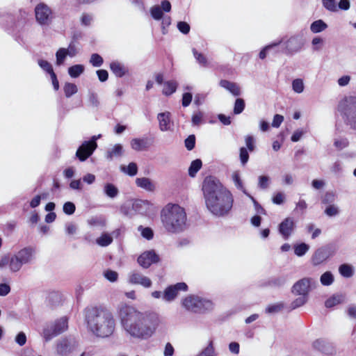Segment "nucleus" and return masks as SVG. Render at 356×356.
Here are the masks:
<instances>
[{
	"label": "nucleus",
	"mask_w": 356,
	"mask_h": 356,
	"mask_svg": "<svg viewBox=\"0 0 356 356\" xmlns=\"http://www.w3.org/2000/svg\"><path fill=\"white\" fill-rule=\"evenodd\" d=\"M104 275L105 278L111 282L117 281L118 278V273L112 270H106Z\"/></svg>",
	"instance_id": "4d7b16f0"
},
{
	"label": "nucleus",
	"mask_w": 356,
	"mask_h": 356,
	"mask_svg": "<svg viewBox=\"0 0 356 356\" xmlns=\"http://www.w3.org/2000/svg\"><path fill=\"white\" fill-rule=\"evenodd\" d=\"M314 349L325 355H332L334 353V347L332 343L324 339H318L312 343Z\"/></svg>",
	"instance_id": "a211bd4d"
},
{
	"label": "nucleus",
	"mask_w": 356,
	"mask_h": 356,
	"mask_svg": "<svg viewBox=\"0 0 356 356\" xmlns=\"http://www.w3.org/2000/svg\"><path fill=\"white\" fill-rule=\"evenodd\" d=\"M339 272L343 277H351L354 274L353 266L348 264H343L339 267Z\"/></svg>",
	"instance_id": "c85d7f7f"
},
{
	"label": "nucleus",
	"mask_w": 356,
	"mask_h": 356,
	"mask_svg": "<svg viewBox=\"0 0 356 356\" xmlns=\"http://www.w3.org/2000/svg\"><path fill=\"white\" fill-rule=\"evenodd\" d=\"M324 213L329 217H334L339 213V209L334 204H330L325 208Z\"/></svg>",
	"instance_id": "49530a36"
},
{
	"label": "nucleus",
	"mask_w": 356,
	"mask_h": 356,
	"mask_svg": "<svg viewBox=\"0 0 356 356\" xmlns=\"http://www.w3.org/2000/svg\"><path fill=\"white\" fill-rule=\"evenodd\" d=\"M84 71V67L82 65H74L69 67L68 73L71 77L76 78L79 76Z\"/></svg>",
	"instance_id": "f704fd0d"
},
{
	"label": "nucleus",
	"mask_w": 356,
	"mask_h": 356,
	"mask_svg": "<svg viewBox=\"0 0 356 356\" xmlns=\"http://www.w3.org/2000/svg\"><path fill=\"white\" fill-rule=\"evenodd\" d=\"M123 152L122 145L121 144H115L112 149L107 151L106 157L108 160L111 161L114 157L122 156Z\"/></svg>",
	"instance_id": "b1692460"
},
{
	"label": "nucleus",
	"mask_w": 356,
	"mask_h": 356,
	"mask_svg": "<svg viewBox=\"0 0 356 356\" xmlns=\"http://www.w3.org/2000/svg\"><path fill=\"white\" fill-rule=\"evenodd\" d=\"M35 15L37 22L41 25H47L51 21L52 11L44 3H40L35 6Z\"/></svg>",
	"instance_id": "f8f14e48"
},
{
	"label": "nucleus",
	"mask_w": 356,
	"mask_h": 356,
	"mask_svg": "<svg viewBox=\"0 0 356 356\" xmlns=\"http://www.w3.org/2000/svg\"><path fill=\"white\" fill-rule=\"evenodd\" d=\"M90 63L94 67H100L104 63L103 58L98 54H92L90 56Z\"/></svg>",
	"instance_id": "a18cd8bd"
},
{
	"label": "nucleus",
	"mask_w": 356,
	"mask_h": 356,
	"mask_svg": "<svg viewBox=\"0 0 356 356\" xmlns=\"http://www.w3.org/2000/svg\"><path fill=\"white\" fill-rule=\"evenodd\" d=\"M15 342L20 346H24L26 342V336L24 332H19L15 339Z\"/></svg>",
	"instance_id": "0e129e2a"
},
{
	"label": "nucleus",
	"mask_w": 356,
	"mask_h": 356,
	"mask_svg": "<svg viewBox=\"0 0 356 356\" xmlns=\"http://www.w3.org/2000/svg\"><path fill=\"white\" fill-rule=\"evenodd\" d=\"M205 205L216 217H225L230 213L234 204L232 193L213 176L206 177L202 188Z\"/></svg>",
	"instance_id": "f03ea898"
},
{
	"label": "nucleus",
	"mask_w": 356,
	"mask_h": 356,
	"mask_svg": "<svg viewBox=\"0 0 356 356\" xmlns=\"http://www.w3.org/2000/svg\"><path fill=\"white\" fill-rule=\"evenodd\" d=\"M138 230L141 231V235L143 238L147 240H151L154 237V232L150 227H143V226H139Z\"/></svg>",
	"instance_id": "de8ad7c7"
},
{
	"label": "nucleus",
	"mask_w": 356,
	"mask_h": 356,
	"mask_svg": "<svg viewBox=\"0 0 356 356\" xmlns=\"http://www.w3.org/2000/svg\"><path fill=\"white\" fill-rule=\"evenodd\" d=\"M232 180L235 184V186L240 191H241L245 195H249V193L247 192L245 188L243 181L241 179L240 175L238 172H234L232 175Z\"/></svg>",
	"instance_id": "7c9ffc66"
},
{
	"label": "nucleus",
	"mask_w": 356,
	"mask_h": 356,
	"mask_svg": "<svg viewBox=\"0 0 356 356\" xmlns=\"http://www.w3.org/2000/svg\"><path fill=\"white\" fill-rule=\"evenodd\" d=\"M334 275L330 271H326L321 275L320 282L323 286H330L334 282Z\"/></svg>",
	"instance_id": "473e14b6"
},
{
	"label": "nucleus",
	"mask_w": 356,
	"mask_h": 356,
	"mask_svg": "<svg viewBox=\"0 0 356 356\" xmlns=\"http://www.w3.org/2000/svg\"><path fill=\"white\" fill-rule=\"evenodd\" d=\"M80 20L81 25L88 26L91 24L92 16L90 14L84 13L82 14Z\"/></svg>",
	"instance_id": "e2e57ef3"
},
{
	"label": "nucleus",
	"mask_w": 356,
	"mask_h": 356,
	"mask_svg": "<svg viewBox=\"0 0 356 356\" xmlns=\"http://www.w3.org/2000/svg\"><path fill=\"white\" fill-rule=\"evenodd\" d=\"M177 28H178L179 31L184 34H188L190 31V26L186 22H178Z\"/></svg>",
	"instance_id": "69168bd1"
},
{
	"label": "nucleus",
	"mask_w": 356,
	"mask_h": 356,
	"mask_svg": "<svg viewBox=\"0 0 356 356\" xmlns=\"http://www.w3.org/2000/svg\"><path fill=\"white\" fill-rule=\"evenodd\" d=\"M186 148L188 151H191L195 146V136L193 134L189 135L184 140Z\"/></svg>",
	"instance_id": "3c124183"
},
{
	"label": "nucleus",
	"mask_w": 356,
	"mask_h": 356,
	"mask_svg": "<svg viewBox=\"0 0 356 356\" xmlns=\"http://www.w3.org/2000/svg\"><path fill=\"white\" fill-rule=\"evenodd\" d=\"M111 72L118 77H122L127 72L124 66L118 61H113L110 63Z\"/></svg>",
	"instance_id": "393cba45"
},
{
	"label": "nucleus",
	"mask_w": 356,
	"mask_h": 356,
	"mask_svg": "<svg viewBox=\"0 0 356 356\" xmlns=\"http://www.w3.org/2000/svg\"><path fill=\"white\" fill-rule=\"evenodd\" d=\"M68 55L67 50L65 48H60L56 54V64L60 65L64 63L66 56Z\"/></svg>",
	"instance_id": "a19ab883"
},
{
	"label": "nucleus",
	"mask_w": 356,
	"mask_h": 356,
	"mask_svg": "<svg viewBox=\"0 0 356 356\" xmlns=\"http://www.w3.org/2000/svg\"><path fill=\"white\" fill-rule=\"evenodd\" d=\"M336 113L345 124L356 130V96L346 95L341 98L337 103Z\"/></svg>",
	"instance_id": "39448f33"
},
{
	"label": "nucleus",
	"mask_w": 356,
	"mask_h": 356,
	"mask_svg": "<svg viewBox=\"0 0 356 356\" xmlns=\"http://www.w3.org/2000/svg\"><path fill=\"white\" fill-rule=\"evenodd\" d=\"M316 281L312 277H304L297 281L291 288V293L295 296H306L309 297L313 285Z\"/></svg>",
	"instance_id": "9b49d317"
},
{
	"label": "nucleus",
	"mask_w": 356,
	"mask_h": 356,
	"mask_svg": "<svg viewBox=\"0 0 356 356\" xmlns=\"http://www.w3.org/2000/svg\"><path fill=\"white\" fill-rule=\"evenodd\" d=\"M67 318L62 317L55 321L50 327L43 330V336L46 341H50L54 337L60 334L67 329Z\"/></svg>",
	"instance_id": "9d476101"
},
{
	"label": "nucleus",
	"mask_w": 356,
	"mask_h": 356,
	"mask_svg": "<svg viewBox=\"0 0 356 356\" xmlns=\"http://www.w3.org/2000/svg\"><path fill=\"white\" fill-rule=\"evenodd\" d=\"M193 54L200 65L204 67L209 66L208 60L203 54L198 52L195 49H193Z\"/></svg>",
	"instance_id": "e433bc0d"
},
{
	"label": "nucleus",
	"mask_w": 356,
	"mask_h": 356,
	"mask_svg": "<svg viewBox=\"0 0 356 356\" xmlns=\"http://www.w3.org/2000/svg\"><path fill=\"white\" fill-rule=\"evenodd\" d=\"M161 221L165 230L171 234H179L186 227V214L178 204H168L163 209Z\"/></svg>",
	"instance_id": "20e7f679"
},
{
	"label": "nucleus",
	"mask_w": 356,
	"mask_h": 356,
	"mask_svg": "<svg viewBox=\"0 0 356 356\" xmlns=\"http://www.w3.org/2000/svg\"><path fill=\"white\" fill-rule=\"evenodd\" d=\"M129 282L134 284H140L146 288L152 286L151 280L138 273H134L130 275Z\"/></svg>",
	"instance_id": "aec40b11"
},
{
	"label": "nucleus",
	"mask_w": 356,
	"mask_h": 356,
	"mask_svg": "<svg viewBox=\"0 0 356 356\" xmlns=\"http://www.w3.org/2000/svg\"><path fill=\"white\" fill-rule=\"evenodd\" d=\"M193 95L191 92H185L182 96L181 104L184 107H186L190 105L192 101Z\"/></svg>",
	"instance_id": "774afa93"
},
{
	"label": "nucleus",
	"mask_w": 356,
	"mask_h": 356,
	"mask_svg": "<svg viewBox=\"0 0 356 356\" xmlns=\"http://www.w3.org/2000/svg\"><path fill=\"white\" fill-rule=\"evenodd\" d=\"M113 242V238L108 234H103L97 239V243L102 247H106Z\"/></svg>",
	"instance_id": "58836bf2"
},
{
	"label": "nucleus",
	"mask_w": 356,
	"mask_h": 356,
	"mask_svg": "<svg viewBox=\"0 0 356 356\" xmlns=\"http://www.w3.org/2000/svg\"><path fill=\"white\" fill-rule=\"evenodd\" d=\"M250 200L252 201L254 204V207L257 213L259 214L265 215L266 213V210L262 207V206L252 197L250 193L249 195H247Z\"/></svg>",
	"instance_id": "052dcab7"
},
{
	"label": "nucleus",
	"mask_w": 356,
	"mask_h": 356,
	"mask_svg": "<svg viewBox=\"0 0 356 356\" xmlns=\"http://www.w3.org/2000/svg\"><path fill=\"white\" fill-rule=\"evenodd\" d=\"M102 137V134L92 136L89 140L84 141L77 149L76 157L81 162L86 161L97 147V140Z\"/></svg>",
	"instance_id": "1a4fd4ad"
},
{
	"label": "nucleus",
	"mask_w": 356,
	"mask_h": 356,
	"mask_svg": "<svg viewBox=\"0 0 356 356\" xmlns=\"http://www.w3.org/2000/svg\"><path fill=\"white\" fill-rule=\"evenodd\" d=\"M309 245L301 242L293 245L294 254L298 257H303L309 250Z\"/></svg>",
	"instance_id": "cd10ccee"
},
{
	"label": "nucleus",
	"mask_w": 356,
	"mask_h": 356,
	"mask_svg": "<svg viewBox=\"0 0 356 356\" xmlns=\"http://www.w3.org/2000/svg\"><path fill=\"white\" fill-rule=\"evenodd\" d=\"M118 317L124 331L131 337L141 340L149 339L160 324L157 313L141 312L128 305H122L119 307Z\"/></svg>",
	"instance_id": "f257e3e1"
},
{
	"label": "nucleus",
	"mask_w": 356,
	"mask_h": 356,
	"mask_svg": "<svg viewBox=\"0 0 356 356\" xmlns=\"http://www.w3.org/2000/svg\"><path fill=\"white\" fill-rule=\"evenodd\" d=\"M85 320L88 330L98 337H110L115 328V321L113 314L105 308L86 307L85 309Z\"/></svg>",
	"instance_id": "7ed1b4c3"
},
{
	"label": "nucleus",
	"mask_w": 356,
	"mask_h": 356,
	"mask_svg": "<svg viewBox=\"0 0 356 356\" xmlns=\"http://www.w3.org/2000/svg\"><path fill=\"white\" fill-rule=\"evenodd\" d=\"M284 308V302H278L273 305H270L266 308V313L267 314H276L280 312Z\"/></svg>",
	"instance_id": "4c0bfd02"
},
{
	"label": "nucleus",
	"mask_w": 356,
	"mask_h": 356,
	"mask_svg": "<svg viewBox=\"0 0 356 356\" xmlns=\"http://www.w3.org/2000/svg\"><path fill=\"white\" fill-rule=\"evenodd\" d=\"M337 247L333 243H329L317 248L311 257V262L314 266L322 264L329 258L335 254Z\"/></svg>",
	"instance_id": "6e6552de"
},
{
	"label": "nucleus",
	"mask_w": 356,
	"mask_h": 356,
	"mask_svg": "<svg viewBox=\"0 0 356 356\" xmlns=\"http://www.w3.org/2000/svg\"><path fill=\"white\" fill-rule=\"evenodd\" d=\"M182 305L186 310L197 314L210 312L213 308L212 301L195 295L188 296L183 299Z\"/></svg>",
	"instance_id": "423d86ee"
},
{
	"label": "nucleus",
	"mask_w": 356,
	"mask_h": 356,
	"mask_svg": "<svg viewBox=\"0 0 356 356\" xmlns=\"http://www.w3.org/2000/svg\"><path fill=\"white\" fill-rule=\"evenodd\" d=\"M35 250L31 247H26L11 257V272L19 271L24 264H29L33 259Z\"/></svg>",
	"instance_id": "0eeeda50"
},
{
	"label": "nucleus",
	"mask_w": 356,
	"mask_h": 356,
	"mask_svg": "<svg viewBox=\"0 0 356 356\" xmlns=\"http://www.w3.org/2000/svg\"><path fill=\"white\" fill-rule=\"evenodd\" d=\"M150 13L152 17L156 20H160L163 16L162 9L159 6H154L151 8Z\"/></svg>",
	"instance_id": "c03bdc74"
},
{
	"label": "nucleus",
	"mask_w": 356,
	"mask_h": 356,
	"mask_svg": "<svg viewBox=\"0 0 356 356\" xmlns=\"http://www.w3.org/2000/svg\"><path fill=\"white\" fill-rule=\"evenodd\" d=\"M104 193L107 197L113 199L118 195L119 190L113 184L106 183L104 186Z\"/></svg>",
	"instance_id": "bb28decb"
},
{
	"label": "nucleus",
	"mask_w": 356,
	"mask_h": 356,
	"mask_svg": "<svg viewBox=\"0 0 356 356\" xmlns=\"http://www.w3.org/2000/svg\"><path fill=\"white\" fill-rule=\"evenodd\" d=\"M132 204L135 214L147 215L152 207L149 201L143 200H136Z\"/></svg>",
	"instance_id": "6ab92c4d"
},
{
	"label": "nucleus",
	"mask_w": 356,
	"mask_h": 356,
	"mask_svg": "<svg viewBox=\"0 0 356 356\" xmlns=\"http://www.w3.org/2000/svg\"><path fill=\"white\" fill-rule=\"evenodd\" d=\"M63 210L66 215L70 216L75 212L76 206L72 202H66L63 204Z\"/></svg>",
	"instance_id": "09e8293b"
},
{
	"label": "nucleus",
	"mask_w": 356,
	"mask_h": 356,
	"mask_svg": "<svg viewBox=\"0 0 356 356\" xmlns=\"http://www.w3.org/2000/svg\"><path fill=\"white\" fill-rule=\"evenodd\" d=\"M327 27V24L321 19L314 21L310 26L311 31L314 33H320Z\"/></svg>",
	"instance_id": "2f4dec72"
},
{
	"label": "nucleus",
	"mask_w": 356,
	"mask_h": 356,
	"mask_svg": "<svg viewBox=\"0 0 356 356\" xmlns=\"http://www.w3.org/2000/svg\"><path fill=\"white\" fill-rule=\"evenodd\" d=\"M121 170L128 175L134 177L138 173V165L136 163L131 162L127 167L122 165Z\"/></svg>",
	"instance_id": "72a5a7b5"
},
{
	"label": "nucleus",
	"mask_w": 356,
	"mask_h": 356,
	"mask_svg": "<svg viewBox=\"0 0 356 356\" xmlns=\"http://www.w3.org/2000/svg\"><path fill=\"white\" fill-rule=\"evenodd\" d=\"M296 228V223L293 218H286L284 219L278 226L279 233L282 236L285 240L289 239L291 234Z\"/></svg>",
	"instance_id": "f3484780"
},
{
	"label": "nucleus",
	"mask_w": 356,
	"mask_h": 356,
	"mask_svg": "<svg viewBox=\"0 0 356 356\" xmlns=\"http://www.w3.org/2000/svg\"><path fill=\"white\" fill-rule=\"evenodd\" d=\"M77 346L78 343L74 337L62 338L57 343L56 351L60 355H67L74 351Z\"/></svg>",
	"instance_id": "ddd939ff"
},
{
	"label": "nucleus",
	"mask_w": 356,
	"mask_h": 356,
	"mask_svg": "<svg viewBox=\"0 0 356 356\" xmlns=\"http://www.w3.org/2000/svg\"><path fill=\"white\" fill-rule=\"evenodd\" d=\"M62 302V296L58 292L53 291L49 293L47 298V306L54 309L60 305Z\"/></svg>",
	"instance_id": "412c9836"
},
{
	"label": "nucleus",
	"mask_w": 356,
	"mask_h": 356,
	"mask_svg": "<svg viewBox=\"0 0 356 356\" xmlns=\"http://www.w3.org/2000/svg\"><path fill=\"white\" fill-rule=\"evenodd\" d=\"M344 297L341 294H333L327 298L325 302V306L327 308H332L334 306L343 302Z\"/></svg>",
	"instance_id": "a878e982"
},
{
	"label": "nucleus",
	"mask_w": 356,
	"mask_h": 356,
	"mask_svg": "<svg viewBox=\"0 0 356 356\" xmlns=\"http://www.w3.org/2000/svg\"><path fill=\"white\" fill-rule=\"evenodd\" d=\"M136 184L138 187L143 188L147 191H154L155 186L150 179L147 177H140L136 179Z\"/></svg>",
	"instance_id": "5701e85b"
},
{
	"label": "nucleus",
	"mask_w": 356,
	"mask_h": 356,
	"mask_svg": "<svg viewBox=\"0 0 356 356\" xmlns=\"http://www.w3.org/2000/svg\"><path fill=\"white\" fill-rule=\"evenodd\" d=\"M336 199V195L333 192H326L321 197V202L324 204H333Z\"/></svg>",
	"instance_id": "79ce46f5"
},
{
	"label": "nucleus",
	"mask_w": 356,
	"mask_h": 356,
	"mask_svg": "<svg viewBox=\"0 0 356 356\" xmlns=\"http://www.w3.org/2000/svg\"><path fill=\"white\" fill-rule=\"evenodd\" d=\"M154 143V137L145 136L142 138H133L130 142L131 147L137 152L147 150Z\"/></svg>",
	"instance_id": "4468645a"
},
{
	"label": "nucleus",
	"mask_w": 356,
	"mask_h": 356,
	"mask_svg": "<svg viewBox=\"0 0 356 356\" xmlns=\"http://www.w3.org/2000/svg\"><path fill=\"white\" fill-rule=\"evenodd\" d=\"M286 281L284 276L273 277L269 280V284L273 286H282Z\"/></svg>",
	"instance_id": "5fc2aeb1"
},
{
	"label": "nucleus",
	"mask_w": 356,
	"mask_h": 356,
	"mask_svg": "<svg viewBox=\"0 0 356 356\" xmlns=\"http://www.w3.org/2000/svg\"><path fill=\"white\" fill-rule=\"evenodd\" d=\"M202 165L201 159H197L191 163L188 168V175L191 177H195L197 172L200 170Z\"/></svg>",
	"instance_id": "c756f323"
},
{
	"label": "nucleus",
	"mask_w": 356,
	"mask_h": 356,
	"mask_svg": "<svg viewBox=\"0 0 356 356\" xmlns=\"http://www.w3.org/2000/svg\"><path fill=\"white\" fill-rule=\"evenodd\" d=\"M245 106V103L243 99L237 98L235 100L233 112L235 115L241 113Z\"/></svg>",
	"instance_id": "ea45409f"
},
{
	"label": "nucleus",
	"mask_w": 356,
	"mask_h": 356,
	"mask_svg": "<svg viewBox=\"0 0 356 356\" xmlns=\"http://www.w3.org/2000/svg\"><path fill=\"white\" fill-rule=\"evenodd\" d=\"M188 285L185 282H178L168 286L163 291L162 298L166 302L173 301L177 296L179 291H186Z\"/></svg>",
	"instance_id": "2eb2a0df"
},
{
	"label": "nucleus",
	"mask_w": 356,
	"mask_h": 356,
	"mask_svg": "<svg viewBox=\"0 0 356 356\" xmlns=\"http://www.w3.org/2000/svg\"><path fill=\"white\" fill-rule=\"evenodd\" d=\"M323 6L330 11L335 12L337 10V6L334 0H323Z\"/></svg>",
	"instance_id": "13d9d810"
},
{
	"label": "nucleus",
	"mask_w": 356,
	"mask_h": 356,
	"mask_svg": "<svg viewBox=\"0 0 356 356\" xmlns=\"http://www.w3.org/2000/svg\"><path fill=\"white\" fill-rule=\"evenodd\" d=\"M38 63L39 66L47 73L51 74L54 72L52 65L47 60L40 59Z\"/></svg>",
	"instance_id": "6e6d98bb"
},
{
	"label": "nucleus",
	"mask_w": 356,
	"mask_h": 356,
	"mask_svg": "<svg viewBox=\"0 0 356 356\" xmlns=\"http://www.w3.org/2000/svg\"><path fill=\"white\" fill-rule=\"evenodd\" d=\"M215 350L213 346V341H211L208 346L204 348L197 356H213Z\"/></svg>",
	"instance_id": "8fccbe9b"
},
{
	"label": "nucleus",
	"mask_w": 356,
	"mask_h": 356,
	"mask_svg": "<svg viewBox=\"0 0 356 356\" xmlns=\"http://www.w3.org/2000/svg\"><path fill=\"white\" fill-rule=\"evenodd\" d=\"M159 122V129L162 131H166L170 129V113H160L157 115Z\"/></svg>",
	"instance_id": "4be33fe9"
},
{
	"label": "nucleus",
	"mask_w": 356,
	"mask_h": 356,
	"mask_svg": "<svg viewBox=\"0 0 356 356\" xmlns=\"http://www.w3.org/2000/svg\"><path fill=\"white\" fill-rule=\"evenodd\" d=\"M270 179L266 175H261L259 177L258 186L261 189H266L269 185Z\"/></svg>",
	"instance_id": "680f3d73"
},
{
	"label": "nucleus",
	"mask_w": 356,
	"mask_h": 356,
	"mask_svg": "<svg viewBox=\"0 0 356 356\" xmlns=\"http://www.w3.org/2000/svg\"><path fill=\"white\" fill-rule=\"evenodd\" d=\"M245 142L246 145V148L250 152H253L255 149V145H254V138L252 136H247L245 138Z\"/></svg>",
	"instance_id": "bf43d9fd"
},
{
	"label": "nucleus",
	"mask_w": 356,
	"mask_h": 356,
	"mask_svg": "<svg viewBox=\"0 0 356 356\" xmlns=\"http://www.w3.org/2000/svg\"><path fill=\"white\" fill-rule=\"evenodd\" d=\"M334 145L337 149L341 150L349 145V141L346 138L336 139Z\"/></svg>",
	"instance_id": "864d4df0"
},
{
	"label": "nucleus",
	"mask_w": 356,
	"mask_h": 356,
	"mask_svg": "<svg viewBox=\"0 0 356 356\" xmlns=\"http://www.w3.org/2000/svg\"><path fill=\"white\" fill-rule=\"evenodd\" d=\"M120 211L124 216L129 218L135 215L134 211L133 209V204H131V206L128 204H124L122 205Z\"/></svg>",
	"instance_id": "37998d69"
},
{
	"label": "nucleus",
	"mask_w": 356,
	"mask_h": 356,
	"mask_svg": "<svg viewBox=\"0 0 356 356\" xmlns=\"http://www.w3.org/2000/svg\"><path fill=\"white\" fill-rule=\"evenodd\" d=\"M137 261L140 266L148 268L152 264L158 263L160 257L154 250H151L142 253Z\"/></svg>",
	"instance_id": "dca6fc26"
},
{
	"label": "nucleus",
	"mask_w": 356,
	"mask_h": 356,
	"mask_svg": "<svg viewBox=\"0 0 356 356\" xmlns=\"http://www.w3.org/2000/svg\"><path fill=\"white\" fill-rule=\"evenodd\" d=\"M240 161L243 165H245L249 160V153L246 147H242L239 150Z\"/></svg>",
	"instance_id": "603ef678"
},
{
	"label": "nucleus",
	"mask_w": 356,
	"mask_h": 356,
	"mask_svg": "<svg viewBox=\"0 0 356 356\" xmlns=\"http://www.w3.org/2000/svg\"><path fill=\"white\" fill-rule=\"evenodd\" d=\"M309 300V297L306 296H300V297L296 298L291 303V309H296L300 307L303 306L305 305Z\"/></svg>",
	"instance_id": "c9c22d12"
},
{
	"label": "nucleus",
	"mask_w": 356,
	"mask_h": 356,
	"mask_svg": "<svg viewBox=\"0 0 356 356\" xmlns=\"http://www.w3.org/2000/svg\"><path fill=\"white\" fill-rule=\"evenodd\" d=\"M220 86L225 89H238V86L227 80H221Z\"/></svg>",
	"instance_id": "338daca9"
}]
</instances>
